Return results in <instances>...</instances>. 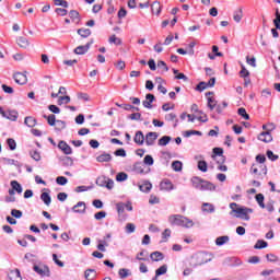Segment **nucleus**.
Listing matches in <instances>:
<instances>
[{"label": "nucleus", "instance_id": "obj_29", "mask_svg": "<svg viewBox=\"0 0 280 280\" xmlns=\"http://www.w3.org/2000/svg\"><path fill=\"white\" fill-rule=\"evenodd\" d=\"M206 255L205 254H200L198 256V259H200L197 264L192 265V268H198V266H203V264H208V261H211V259H206L205 260Z\"/></svg>", "mask_w": 280, "mask_h": 280}, {"label": "nucleus", "instance_id": "obj_58", "mask_svg": "<svg viewBox=\"0 0 280 280\" xmlns=\"http://www.w3.org/2000/svg\"><path fill=\"white\" fill-rule=\"evenodd\" d=\"M1 88H2V91L8 93V95H12V93H14V89L12 86H9L7 84H2Z\"/></svg>", "mask_w": 280, "mask_h": 280}, {"label": "nucleus", "instance_id": "obj_40", "mask_svg": "<svg viewBox=\"0 0 280 280\" xmlns=\"http://www.w3.org/2000/svg\"><path fill=\"white\" fill-rule=\"evenodd\" d=\"M118 275L120 279H128L130 277V270L126 268L119 269Z\"/></svg>", "mask_w": 280, "mask_h": 280}, {"label": "nucleus", "instance_id": "obj_52", "mask_svg": "<svg viewBox=\"0 0 280 280\" xmlns=\"http://www.w3.org/2000/svg\"><path fill=\"white\" fill-rule=\"evenodd\" d=\"M108 42L113 43L114 45H121V38L117 37V35H112Z\"/></svg>", "mask_w": 280, "mask_h": 280}, {"label": "nucleus", "instance_id": "obj_37", "mask_svg": "<svg viewBox=\"0 0 280 280\" xmlns=\"http://www.w3.org/2000/svg\"><path fill=\"white\" fill-rule=\"evenodd\" d=\"M229 236H219V237H217V240H215V244H217V246H224V244H226V242H229Z\"/></svg>", "mask_w": 280, "mask_h": 280}, {"label": "nucleus", "instance_id": "obj_63", "mask_svg": "<svg viewBox=\"0 0 280 280\" xmlns=\"http://www.w3.org/2000/svg\"><path fill=\"white\" fill-rule=\"evenodd\" d=\"M30 154H31V158L34 161H40V152H38V151H31Z\"/></svg>", "mask_w": 280, "mask_h": 280}, {"label": "nucleus", "instance_id": "obj_13", "mask_svg": "<svg viewBox=\"0 0 280 280\" xmlns=\"http://www.w3.org/2000/svg\"><path fill=\"white\" fill-rule=\"evenodd\" d=\"M72 211L74 213H84L86 211V203L84 201H79L72 207Z\"/></svg>", "mask_w": 280, "mask_h": 280}, {"label": "nucleus", "instance_id": "obj_56", "mask_svg": "<svg viewBox=\"0 0 280 280\" xmlns=\"http://www.w3.org/2000/svg\"><path fill=\"white\" fill-rule=\"evenodd\" d=\"M63 102H65V104H69V102H71V97L70 96H60L58 100V105L62 106Z\"/></svg>", "mask_w": 280, "mask_h": 280}, {"label": "nucleus", "instance_id": "obj_55", "mask_svg": "<svg viewBox=\"0 0 280 280\" xmlns=\"http://www.w3.org/2000/svg\"><path fill=\"white\" fill-rule=\"evenodd\" d=\"M144 165H154V159L152 155H145L143 160Z\"/></svg>", "mask_w": 280, "mask_h": 280}, {"label": "nucleus", "instance_id": "obj_33", "mask_svg": "<svg viewBox=\"0 0 280 280\" xmlns=\"http://www.w3.org/2000/svg\"><path fill=\"white\" fill-rule=\"evenodd\" d=\"M223 155H224V150L222 148L213 149V154H212L213 161H218V156H223Z\"/></svg>", "mask_w": 280, "mask_h": 280}, {"label": "nucleus", "instance_id": "obj_41", "mask_svg": "<svg viewBox=\"0 0 280 280\" xmlns=\"http://www.w3.org/2000/svg\"><path fill=\"white\" fill-rule=\"evenodd\" d=\"M61 162L65 167H71L73 165V159L70 156H65Z\"/></svg>", "mask_w": 280, "mask_h": 280}, {"label": "nucleus", "instance_id": "obj_18", "mask_svg": "<svg viewBox=\"0 0 280 280\" xmlns=\"http://www.w3.org/2000/svg\"><path fill=\"white\" fill-rule=\"evenodd\" d=\"M16 45H19V47L22 49H27L30 47V40L23 36H20L16 38Z\"/></svg>", "mask_w": 280, "mask_h": 280}, {"label": "nucleus", "instance_id": "obj_35", "mask_svg": "<svg viewBox=\"0 0 280 280\" xmlns=\"http://www.w3.org/2000/svg\"><path fill=\"white\" fill-rule=\"evenodd\" d=\"M171 141H172V137H170V136H164V137H162V138L159 139L158 145L165 147V145H167V143H170Z\"/></svg>", "mask_w": 280, "mask_h": 280}, {"label": "nucleus", "instance_id": "obj_49", "mask_svg": "<svg viewBox=\"0 0 280 280\" xmlns=\"http://www.w3.org/2000/svg\"><path fill=\"white\" fill-rule=\"evenodd\" d=\"M116 180L118 183H124V180H128V174L121 172L116 175Z\"/></svg>", "mask_w": 280, "mask_h": 280}, {"label": "nucleus", "instance_id": "obj_23", "mask_svg": "<svg viewBox=\"0 0 280 280\" xmlns=\"http://www.w3.org/2000/svg\"><path fill=\"white\" fill-rule=\"evenodd\" d=\"M84 277L86 280H93L97 277V271H95V269H86L84 271Z\"/></svg>", "mask_w": 280, "mask_h": 280}, {"label": "nucleus", "instance_id": "obj_17", "mask_svg": "<svg viewBox=\"0 0 280 280\" xmlns=\"http://www.w3.org/2000/svg\"><path fill=\"white\" fill-rule=\"evenodd\" d=\"M215 190V185L211 182L203 180L199 191H213Z\"/></svg>", "mask_w": 280, "mask_h": 280}, {"label": "nucleus", "instance_id": "obj_51", "mask_svg": "<svg viewBox=\"0 0 280 280\" xmlns=\"http://www.w3.org/2000/svg\"><path fill=\"white\" fill-rule=\"evenodd\" d=\"M192 135H198V137H202V132L197 130H187L185 131L184 137L189 138Z\"/></svg>", "mask_w": 280, "mask_h": 280}, {"label": "nucleus", "instance_id": "obj_11", "mask_svg": "<svg viewBox=\"0 0 280 280\" xmlns=\"http://www.w3.org/2000/svg\"><path fill=\"white\" fill-rule=\"evenodd\" d=\"M258 140L262 141L264 143H270L272 141V135L270 133V130L262 131L258 136Z\"/></svg>", "mask_w": 280, "mask_h": 280}, {"label": "nucleus", "instance_id": "obj_42", "mask_svg": "<svg viewBox=\"0 0 280 280\" xmlns=\"http://www.w3.org/2000/svg\"><path fill=\"white\" fill-rule=\"evenodd\" d=\"M197 167H198V170H199L200 172H203V173L207 172V170H208L207 161L200 160V161L198 162Z\"/></svg>", "mask_w": 280, "mask_h": 280}, {"label": "nucleus", "instance_id": "obj_25", "mask_svg": "<svg viewBox=\"0 0 280 280\" xmlns=\"http://www.w3.org/2000/svg\"><path fill=\"white\" fill-rule=\"evenodd\" d=\"M24 124L28 128H34V126H36V118H34L32 116H26L24 119Z\"/></svg>", "mask_w": 280, "mask_h": 280}, {"label": "nucleus", "instance_id": "obj_14", "mask_svg": "<svg viewBox=\"0 0 280 280\" xmlns=\"http://www.w3.org/2000/svg\"><path fill=\"white\" fill-rule=\"evenodd\" d=\"M160 189L163 191H172V189H174V184H172V180L170 179H164L160 184Z\"/></svg>", "mask_w": 280, "mask_h": 280}, {"label": "nucleus", "instance_id": "obj_27", "mask_svg": "<svg viewBox=\"0 0 280 280\" xmlns=\"http://www.w3.org/2000/svg\"><path fill=\"white\" fill-rule=\"evenodd\" d=\"M254 248L256 250H261V248H268V242L264 240H258L256 244L254 245Z\"/></svg>", "mask_w": 280, "mask_h": 280}, {"label": "nucleus", "instance_id": "obj_16", "mask_svg": "<svg viewBox=\"0 0 280 280\" xmlns=\"http://www.w3.org/2000/svg\"><path fill=\"white\" fill-rule=\"evenodd\" d=\"M201 211H203V213H215V206L210 202H203L201 206Z\"/></svg>", "mask_w": 280, "mask_h": 280}, {"label": "nucleus", "instance_id": "obj_12", "mask_svg": "<svg viewBox=\"0 0 280 280\" xmlns=\"http://www.w3.org/2000/svg\"><path fill=\"white\" fill-rule=\"evenodd\" d=\"M96 161L97 163H110V161H113V155H110L109 153H102L98 156H96Z\"/></svg>", "mask_w": 280, "mask_h": 280}, {"label": "nucleus", "instance_id": "obj_50", "mask_svg": "<svg viewBox=\"0 0 280 280\" xmlns=\"http://www.w3.org/2000/svg\"><path fill=\"white\" fill-rule=\"evenodd\" d=\"M107 180H108V178L106 176L98 177L96 179V185H98V187H106Z\"/></svg>", "mask_w": 280, "mask_h": 280}, {"label": "nucleus", "instance_id": "obj_60", "mask_svg": "<svg viewBox=\"0 0 280 280\" xmlns=\"http://www.w3.org/2000/svg\"><path fill=\"white\" fill-rule=\"evenodd\" d=\"M137 226H135L133 223H127L126 225V233L130 234V233H135Z\"/></svg>", "mask_w": 280, "mask_h": 280}, {"label": "nucleus", "instance_id": "obj_61", "mask_svg": "<svg viewBox=\"0 0 280 280\" xmlns=\"http://www.w3.org/2000/svg\"><path fill=\"white\" fill-rule=\"evenodd\" d=\"M48 110H50V113H54L55 115H60V107L56 105H49Z\"/></svg>", "mask_w": 280, "mask_h": 280}, {"label": "nucleus", "instance_id": "obj_5", "mask_svg": "<svg viewBox=\"0 0 280 280\" xmlns=\"http://www.w3.org/2000/svg\"><path fill=\"white\" fill-rule=\"evenodd\" d=\"M33 270L39 275L40 277H50L51 271L49 270V267L45 266V265H35L33 267Z\"/></svg>", "mask_w": 280, "mask_h": 280}, {"label": "nucleus", "instance_id": "obj_20", "mask_svg": "<svg viewBox=\"0 0 280 280\" xmlns=\"http://www.w3.org/2000/svg\"><path fill=\"white\" fill-rule=\"evenodd\" d=\"M139 189L143 194H150V191H152V183L144 182L143 184L139 185Z\"/></svg>", "mask_w": 280, "mask_h": 280}, {"label": "nucleus", "instance_id": "obj_47", "mask_svg": "<svg viewBox=\"0 0 280 280\" xmlns=\"http://www.w3.org/2000/svg\"><path fill=\"white\" fill-rule=\"evenodd\" d=\"M273 25L276 30H280V12L279 9H276V19L273 20Z\"/></svg>", "mask_w": 280, "mask_h": 280}, {"label": "nucleus", "instance_id": "obj_46", "mask_svg": "<svg viewBox=\"0 0 280 280\" xmlns=\"http://www.w3.org/2000/svg\"><path fill=\"white\" fill-rule=\"evenodd\" d=\"M55 126H56V130L60 132V130H65V128H67V122H65V120H57L55 122Z\"/></svg>", "mask_w": 280, "mask_h": 280}, {"label": "nucleus", "instance_id": "obj_7", "mask_svg": "<svg viewBox=\"0 0 280 280\" xmlns=\"http://www.w3.org/2000/svg\"><path fill=\"white\" fill-rule=\"evenodd\" d=\"M58 148L61 150V152H63V154H73V149H71V147L65 142V140L59 141Z\"/></svg>", "mask_w": 280, "mask_h": 280}, {"label": "nucleus", "instance_id": "obj_9", "mask_svg": "<svg viewBox=\"0 0 280 280\" xmlns=\"http://www.w3.org/2000/svg\"><path fill=\"white\" fill-rule=\"evenodd\" d=\"M156 139H159V133L150 131L145 135L144 141L147 145H152Z\"/></svg>", "mask_w": 280, "mask_h": 280}, {"label": "nucleus", "instance_id": "obj_62", "mask_svg": "<svg viewBox=\"0 0 280 280\" xmlns=\"http://www.w3.org/2000/svg\"><path fill=\"white\" fill-rule=\"evenodd\" d=\"M265 209H267V211H269V213H272V211H275V200H270L266 206Z\"/></svg>", "mask_w": 280, "mask_h": 280}, {"label": "nucleus", "instance_id": "obj_57", "mask_svg": "<svg viewBox=\"0 0 280 280\" xmlns=\"http://www.w3.org/2000/svg\"><path fill=\"white\" fill-rule=\"evenodd\" d=\"M215 106H217L215 98L208 97V108H210V110H213V108H215Z\"/></svg>", "mask_w": 280, "mask_h": 280}, {"label": "nucleus", "instance_id": "obj_22", "mask_svg": "<svg viewBox=\"0 0 280 280\" xmlns=\"http://www.w3.org/2000/svg\"><path fill=\"white\" fill-rule=\"evenodd\" d=\"M150 258L152 259V261H163V259H165V256L161 252H153L151 253Z\"/></svg>", "mask_w": 280, "mask_h": 280}, {"label": "nucleus", "instance_id": "obj_64", "mask_svg": "<svg viewBox=\"0 0 280 280\" xmlns=\"http://www.w3.org/2000/svg\"><path fill=\"white\" fill-rule=\"evenodd\" d=\"M267 158L270 160V161H277L279 159V155H276L271 150H268L267 151Z\"/></svg>", "mask_w": 280, "mask_h": 280}, {"label": "nucleus", "instance_id": "obj_59", "mask_svg": "<svg viewBox=\"0 0 280 280\" xmlns=\"http://www.w3.org/2000/svg\"><path fill=\"white\" fill-rule=\"evenodd\" d=\"M7 143H8L9 148H10V150H16V141L14 139L9 138L7 140Z\"/></svg>", "mask_w": 280, "mask_h": 280}, {"label": "nucleus", "instance_id": "obj_53", "mask_svg": "<svg viewBox=\"0 0 280 280\" xmlns=\"http://www.w3.org/2000/svg\"><path fill=\"white\" fill-rule=\"evenodd\" d=\"M56 183H57V185L65 186V185H67V183H69V179H67V177H65V176H59L56 178Z\"/></svg>", "mask_w": 280, "mask_h": 280}, {"label": "nucleus", "instance_id": "obj_32", "mask_svg": "<svg viewBox=\"0 0 280 280\" xmlns=\"http://www.w3.org/2000/svg\"><path fill=\"white\" fill-rule=\"evenodd\" d=\"M255 198L260 209H266V203H264V200H265L264 194H257Z\"/></svg>", "mask_w": 280, "mask_h": 280}, {"label": "nucleus", "instance_id": "obj_48", "mask_svg": "<svg viewBox=\"0 0 280 280\" xmlns=\"http://www.w3.org/2000/svg\"><path fill=\"white\" fill-rule=\"evenodd\" d=\"M206 89H209V84L205 81L199 82V84L196 86V91H199V93H202Z\"/></svg>", "mask_w": 280, "mask_h": 280}, {"label": "nucleus", "instance_id": "obj_26", "mask_svg": "<svg viewBox=\"0 0 280 280\" xmlns=\"http://www.w3.org/2000/svg\"><path fill=\"white\" fill-rule=\"evenodd\" d=\"M77 33L81 38H89L91 36V28H79Z\"/></svg>", "mask_w": 280, "mask_h": 280}, {"label": "nucleus", "instance_id": "obj_34", "mask_svg": "<svg viewBox=\"0 0 280 280\" xmlns=\"http://www.w3.org/2000/svg\"><path fill=\"white\" fill-rule=\"evenodd\" d=\"M127 119H131V121H143V116H141V113H133L127 116Z\"/></svg>", "mask_w": 280, "mask_h": 280}, {"label": "nucleus", "instance_id": "obj_6", "mask_svg": "<svg viewBox=\"0 0 280 280\" xmlns=\"http://www.w3.org/2000/svg\"><path fill=\"white\" fill-rule=\"evenodd\" d=\"M13 80L16 84L23 85L27 84V75L23 72H16L13 74Z\"/></svg>", "mask_w": 280, "mask_h": 280}, {"label": "nucleus", "instance_id": "obj_38", "mask_svg": "<svg viewBox=\"0 0 280 280\" xmlns=\"http://www.w3.org/2000/svg\"><path fill=\"white\" fill-rule=\"evenodd\" d=\"M133 172H136V174H144V171H143V163L137 162V163L133 165Z\"/></svg>", "mask_w": 280, "mask_h": 280}, {"label": "nucleus", "instance_id": "obj_19", "mask_svg": "<svg viewBox=\"0 0 280 280\" xmlns=\"http://www.w3.org/2000/svg\"><path fill=\"white\" fill-rule=\"evenodd\" d=\"M233 19L235 23L242 22V19H244V11L242 10V8H238L237 10L234 11Z\"/></svg>", "mask_w": 280, "mask_h": 280}, {"label": "nucleus", "instance_id": "obj_39", "mask_svg": "<svg viewBox=\"0 0 280 280\" xmlns=\"http://www.w3.org/2000/svg\"><path fill=\"white\" fill-rule=\"evenodd\" d=\"M167 273V265H162L160 268L155 270L156 277H161Z\"/></svg>", "mask_w": 280, "mask_h": 280}, {"label": "nucleus", "instance_id": "obj_31", "mask_svg": "<svg viewBox=\"0 0 280 280\" xmlns=\"http://www.w3.org/2000/svg\"><path fill=\"white\" fill-rule=\"evenodd\" d=\"M40 200H43L46 207H49V205H51V196H49L48 192H42Z\"/></svg>", "mask_w": 280, "mask_h": 280}, {"label": "nucleus", "instance_id": "obj_8", "mask_svg": "<svg viewBox=\"0 0 280 280\" xmlns=\"http://www.w3.org/2000/svg\"><path fill=\"white\" fill-rule=\"evenodd\" d=\"M91 45H93V42H90L83 46H78L74 49V54H77V56H84V54H86L89 51V49H91Z\"/></svg>", "mask_w": 280, "mask_h": 280}, {"label": "nucleus", "instance_id": "obj_2", "mask_svg": "<svg viewBox=\"0 0 280 280\" xmlns=\"http://www.w3.org/2000/svg\"><path fill=\"white\" fill-rule=\"evenodd\" d=\"M249 174H253L254 178H257L258 180H264V176L268 174V166L264 164H253L249 168ZM264 174V176H261Z\"/></svg>", "mask_w": 280, "mask_h": 280}, {"label": "nucleus", "instance_id": "obj_28", "mask_svg": "<svg viewBox=\"0 0 280 280\" xmlns=\"http://www.w3.org/2000/svg\"><path fill=\"white\" fill-rule=\"evenodd\" d=\"M11 187H12L13 191H16L18 194H23V186H21V184H19V182L12 180Z\"/></svg>", "mask_w": 280, "mask_h": 280}, {"label": "nucleus", "instance_id": "obj_15", "mask_svg": "<svg viewBox=\"0 0 280 280\" xmlns=\"http://www.w3.org/2000/svg\"><path fill=\"white\" fill-rule=\"evenodd\" d=\"M133 141L137 145H143V143H145V136H143V131H137L133 137Z\"/></svg>", "mask_w": 280, "mask_h": 280}, {"label": "nucleus", "instance_id": "obj_1", "mask_svg": "<svg viewBox=\"0 0 280 280\" xmlns=\"http://www.w3.org/2000/svg\"><path fill=\"white\" fill-rule=\"evenodd\" d=\"M168 222L172 226H184L185 229H191V226H194V221L180 214L171 215Z\"/></svg>", "mask_w": 280, "mask_h": 280}, {"label": "nucleus", "instance_id": "obj_30", "mask_svg": "<svg viewBox=\"0 0 280 280\" xmlns=\"http://www.w3.org/2000/svg\"><path fill=\"white\" fill-rule=\"evenodd\" d=\"M10 280H23L21 277V271L19 269H15L14 271H11L9 275Z\"/></svg>", "mask_w": 280, "mask_h": 280}, {"label": "nucleus", "instance_id": "obj_10", "mask_svg": "<svg viewBox=\"0 0 280 280\" xmlns=\"http://www.w3.org/2000/svg\"><path fill=\"white\" fill-rule=\"evenodd\" d=\"M156 101V96L154 94H147L145 100L142 102L144 108H152V103Z\"/></svg>", "mask_w": 280, "mask_h": 280}, {"label": "nucleus", "instance_id": "obj_54", "mask_svg": "<svg viewBox=\"0 0 280 280\" xmlns=\"http://www.w3.org/2000/svg\"><path fill=\"white\" fill-rule=\"evenodd\" d=\"M11 215L13 218L21 219V218H23V211L18 210V209H12L11 210Z\"/></svg>", "mask_w": 280, "mask_h": 280}, {"label": "nucleus", "instance_id": "obj_4", "mask_svg": "<svg viewBox=\"0 0 280 280\" xmlns=\"http://www.w3.org/2000/svg\"><path fill=\"white\" fill-rule=\"evenodd\" d=\"M233 213H237L236 218H241L242 220H250V215L248 213H253L252 208H237L233 210Z\"/></svg>", "mask_w": 280, "mask_h": 280}, {"label": "nucleus", "instance_id": "obj_3", "mask_svg": "<svg viewBox=\"0 0 280 280\" xmlns=\"http://www.w3.org/2000/svg\"><path fill=\"white\" fill-rule=\"evenodd\" d=\"M0 115H2L4 119H9V121H16V119H19V112L15 109H9L5 112L3 110V107L0 106Z\"/></svg>", "mask_w": 280, "mask_h": 280}, {"label": "nucleus", "instance_id": "obj_45", "mask_svg": "<svg viewBox=\"0 0 280 280\" xmlns=\"http://www.w3.org/2000/svg\"><path fill=\"white\" fill-rule=\"evenodd\" d=\"M237 114L241 117H243V119H246V120L250 119V115H248V113H246V108H244V107L238 108Z\"/></svg>", "mask_w": 280, "mask_h": 280}, {"label": "nucleus", "instance_id": "obj_24", "mask_svg": "<svg viewBox=\"0 0 280 280\" xmlns=\"http://www.w3.org/2000/svg\"><path fill=\"white\" fill-rule=\"evenodd\" d=\"M151 12L153 14H156L159 16V14H161V2L159 1H154L152 4H151Z\"/></svg>", "mask_w": 280, "mask_h": 280}, {"label": "nucleus", "instance_id": "obj_36", "mask_svg": "<svg viewBox=\"0 0 280 280\" xmlns=\"http://www.w3.org/2000/svg\"><path fill=\"white\" fill-rule=\"evenodd\" d=\"M172 170H173L174 172H183V162H180V161H174V162L172 163Z\"/></svg>", "mask_w": 280, "mask_h": 280}, {"label": "nucleus", "instance_id": "obj_44", "mask_svg": "<svg viewBox=\"0 0 280 280\" xmlns=\"http://www.w3.org/2000/svg\"><path fill=\"white\" fill-rule=\"evenodd\" d=\"M44 119H47V121L50 126H56V121H57L56 115H54V114H50L49 116L44 115Z\"/></svg>", "mask_w": 280, "mask_h": 280}, {"label": "nucleus", "instance_id": "obj_43", "mask_svg": "<svg viewBox=\"0 0 280 280\" xmlns=\"http://www.w3.org/2000/svg\"><path fill=\"white\" fill-rule=\"evenodd\" d=\"M165 119H166V121H174V119H175L174 128H176V126H178V119H176V114H174V113L167 114L165 116Z\"/></svg>", "mask_w": 280, "mask_h": 280}, {"label": "nucleus", "instance_id": "obj_21", "mask_svg": "<svg viewBox=\"0 0 280 280\" xmlns=\"http://www.w3.org/2000/svg\"><path fill=\"white\" fill-rule=\"evenodd\" d=\"M205 179L200 178V177H192L191 178V184H192V187L195 189H198L200 191L201 187H202V183H203Z\"/></svg>", "mask_w": 280, "mask_h": 280}]
</instances>
